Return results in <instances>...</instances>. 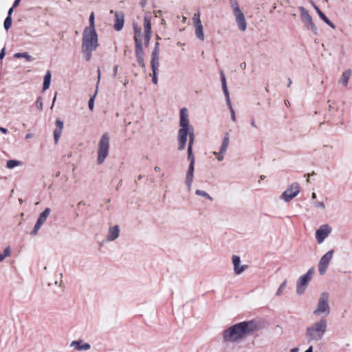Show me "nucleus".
Wrapping results in <instances>:
<instances>
[{
  "label": "nucleus",
  "instance_id": "obj_1",
  "mask_svg": "<svg viewBox=\"0 0 352 352\" xmlns=\"http://www.w3.org/2000/svg\"><path fill=\"white\" fill-rule=\"evenodd\" d=\"M260 329L261 324L258 320H244L226 328L222 333V338L226 343L237 344Z\"/></svg>",
  "mask_w": 352,
  "mask_h": 352
},
{
  "label": "nucleus",
  "instance_id": "obj_2",
  "mask_svg": "<svg viewBox=\"0 0 352 352\" xmlns=\"http://www.w3.org/2000/svg\"><path fill=\"white\" fill-rule=\"evenodd\" d=\"M134 38L137 48L138 60L140 65L144 66L143 58L141 56L143 37L145 44L148 45L151 37V16L148 12H146L144 16V35L142 33V28L136 23H133Z\"/></svg>",
  "mask_w": 352,
  "mask_h": 352
},
{
  "label": "nucleus",
  "instance_id": "obj_3",
  "mask_svg": "<svg viewBox=\"0 0 352 352\" xmlns=\"http://www.w3.org/2000/svg\"><path fill=\"white\" fill-rule=\"evenodd\" d=\"M327 320L321 318L306 327L305 338L309 343L318 342L324 337L327 331Z\"/></svg>",
  "mask_w": 352,
  "mask_h": 352
},
{
  "label": "nucleus",
  "instance_id": "obj_4",
  "mask_svg": "<svg viewBox=\"0 0 352 352\" xmlns=\"http://www.w3.org/2000/svg\"><path fill=\"white\" fill-rule=\"evenodd\" d=\"M98 46L96 30L84 29L82 34V52L85 55L87 60H91L92 52L96 51Z\"/></svg>",
  "mask_w": 352,
  "mask_h": 352
},
{
  "label": "nucleus",
  "instance_id": "obj_5",
  "mask_svg": "<svg viewBox=\"0 0 352 352\" xmlns=\"http://www.w3.org/2000/svg\"><path fill=\"white\" fill-rule=\"evenodd\" d=\"M331 295L328 291H322L318 296L316 305L313 309V314L316 317L324 318L331 312Z\"/></svg>",
  "mask_w": 352,
  "mask_h": 352
},
{
  "label": "nucleus",
  "instance_id": "obj_6",
  "mask_svg": "<svg viewBox=\"0 0 352 352\" xmlns=\"http://www.w3.org/2000/svg\"><path fill=\"white\" fill-rule=\"evenodd\" d=\"M110 148V135L104 133L100 138L97 146V164H102L109 155Z\"/></svg>",
  "mask_w": 352,
  "mask_h": 352
},
{
  "label": "nucleus",
  "instance_id": "obj_7",
  "mask_svg": "<svg viewBox=\"0 0 352 352\" xmlns=\"http://www.w3.org/2000/svg\"><path fill=\"white\" fill-rule=\"evenodd\" d=\"M315 273L314 267L309 268L307 272L300 276L296 284V294L298 296L304 295L311 283Z\"/></svg>",
  "mask_w": 352,
  "mask_h": 352
},
{
  "label": "nucleus",
  "instance_id": "obj_8",
  "mask_svg": "<svg viewBox=\"0 0 352 352\" xmlns=\"http://www.w3.org/2000/svg\"><path fill=\"white\" fill-rule=\"evenodd\" d=\"M179 126L178 137L180 138H187L193 131L192 126L190 125L188 110L186 107L180 109Z\"/></svg>",
  "mask_w": 352,
  "mask_h": 352
},
{
  "label": "nucleus",
  "instance_id": "obj_9",
  "mask_svg": "<svg viewBox=\"0 0 352 352\" xmlns=\"http://www.w3.org/2000/svg\"><path fill=\"white\" fill-rule=\"evenodd\" d=\"M231 8L239 30L241 32H245L247 30V21L237 2H232Z\"/></svg>",
  "mask_w": 352,
  "mask_h": 352
},
{
  "label": "nucleus",
  "instance_id": "obj_10",
  "mask_svg": "<svg viewBox=\"0 0 352 352\" xmlns=\"http://www.w3.org/2000/svg\"><path fill=\"white\" fill-rule=\"evenodd\" d=\"M300 185L297 182H294L280 195V199L285 202H289L294 199L300 193Z\"/></svg>",
  "mask_w": 352,
  "mask_h": 352
},
{
  "label": "nucleus",
  "instance_id": "obj_11",
  "mask_svg": "<svg viewBox=\"0 0 352 352\" xmlns=\"http://www.w3.org/2000/svg\"><path fill=\"white\" fill-rule=\"evenodd\" d=\"M334 251L330 250L327 252L320 259L318 264V270L320 275L325 274L328 267L333 257Z\"/></svg>",
  "mask_w": 352,
  "mask_h": 352
},
{
  "label": "nucleus",
  "instance_id": "obj_12",
  "mask_svg": "<svg viewBox=\"0 0 352 352\" xmlns=\"http://www.w3.org/2000/svg\"><path fill=\"white\" fill-rule=\"evenodd\" d=\"M51 209L50 208H46L42 212H41L37 218L36 222L30 232V235L35 236L37 234L38 232L41 229V228L45 223L48 217L51 214Z\"/></svg>",
  "mask_w": 352,
  "mask_h": 352
},
{
  "label": "nucleus",
  "instance_id": "obj_13",
  "mask_svg": "<svg viewBox=\"0 0 352 352\" xmlns=\"http://www.w3.org/2000/svg\"><path fill=\"white\" fill-rule=\"evenodd\" d=\"M230 144V135L228 133H226L224 135V137L222 140V142L221 144L219 151H212V154L214 155L218 162H222L224 158L227 150Z\"/></svg>",
  "mask_w": 352,
  "mask_h": 352
},
{
  "label": "nucleus",
  "instance_id": "obj_14",
  "mask_svg": "<svg viewBox=\"0 0 352 352\" xmlns=\"http://www.w3.org/2000/svg\"><path fill=\"white\" fill-rule=\"evenodd\" d=\"M332 228L329 224L320 226L316 231V239L318 244L324 242L325 239L331 234Z\"/></svg>",
  "mask_w": 352,
  "mask_h": 352
},
{
  "label": "nucleus",
  "instance_id": "obj_15",
  "mask_svg": "<svg viewBox=\"0 0 352 352\" xmlns=\"http://www.w3.org/2000/svg\"><path fill=\"white\" fill-rule=\"evenodd\" d=\"M298 10L300 14L302 21L305 25L313 32H316L317 28L313 22L312 18L308 11L303 7H299Z\"/></svg>",
  "mask_w": 352,
  "mask_h": 352
},
{
  "label": "nucleus",
  "instance_id": "obj_16",
  "mask_svg": "<svg viewBox=\"0 0 352 352\" xmlns=\"http://www.w3.org/2000/svg\"><path fill=\"white\" fill-rule=\"evenodd\" d=\"M232 264L234 273L236 275L241 274L248 269V265L242 264L241 258L237 255H233L232 256Z\"/></svg>",
  "mask_w": 352,
  "mask_h": 352
},
{
  "label": "nucleus",
  "instance_id": "obj_17",
  "mask_svg": "<svg viewBox=\"0 0 352 352\" xmlns=\"http://www.w3.org/2000/svg\"><path fill=\"white\" fill-rule=\"evenodd\" d=\"M193 23L195 27V33L197 38L201 41H204L205 40V35L204 32V27L201 23V21L199 18V15H195L193 16Z\"/></svg>",
  "mask_w": 352,
  "mask_h": 352
},
{
  "label": "nucleus",
  "instance_id": "obj_18",
  "mask_svg": "<svg viewBox=\"0 0 352 352\" xmlns=\"http://www.w3.org/2000/svg\"><path fill=\"white\" fill-rule=\"evenodd\" d=\"M69 347L78 351H87L91 349V346L83 340H76L71 342Z\"/></svg>",
  "mask_w": 352,
  "mask_h": 352
},
{
  "label": "nucleus",
  "instance_id": "obj_19",
  "mask_svg": "<svg viewBox=\"0 0 352 352\" xmlns=\"http://www.w3.org/2000/svg\"><path fill=\"white\" fill-rule=\"evenodd\" d=\"M55 125L56 129L54 131V143L57 144L62 134L63 129V122L60 119L57 118L55 122Z\"/></svg>",
  "mask_w": 352,
  "mask_h": 352
},
{
  "label": "nucleus",
  "instance_id": "obj_20",
  "mask_svg": "<svg viewBox=\"0 0 352 352\" xmlns=\"http://www.w3.org/2000/svg\"><path fill=\"white\" fill-rule=\"evenodd\" d=\"M120 236V228L118 226H111L108 230L107 239L109 241H113Z\"/></svg>",
  "mask_w": 352,
  "mask_h": 352
},
{
  "label": "nucleus",
  "instance_id": "obj_21",
  "mask_svg": "<svg viewBox=\"0 0 352 352\" xmlns=\"http://www.w3.org/2000/svg\"><path fill=\"white\" fill-rule=\"evenodd\" d=\"M194 177V165L190 164L186 176V184L188 189H190Z\"/></svg>",
  "mask_w": 352,
  "mask_h": 352
},
{
  "label": "nucleus",
  "instance_id": "obj_22",
  "mask_svg": "<svg viewBox=\"0 0 352 352\" xmlns=\"http://www.w3.org/2000/svg\"><path fill=\"white\" fill-rule=\"evenodd\" d=\"M115 16L114 28L116 30L120 31L122 29L124 25V16L122 14L118 13H116Z\"/></svg>",
  "mask_w": 352,
  "mask_h": 352
},
{
  "label": "nucleus",
  "instance_id": "obj_23",
  "mask_svg": "<svg viewBox=\"0 0 352 352\" xmlns=\"http://www.w3.org/2000/svg\"><path fill=\"white\" fill-rule=\"evenodd\" d=\"M351 76V70L350 69L346 70L342 74V76L339 80V83L344 85V87H346Z\"/></svg>",
  "mask_w": 352,
  "mask_h": 352
},
{
  "label": "nucleus",
  "instance_id": "obj_24",
  "mask_svg": "<svg viewBox=\"0 0 352 352\" xmlns=\"http://www.w3.org/2000/svg\"><path fill=\"white\" fill-rule=\"evenodd\" d=\"M314 8H315L316 10L317 11L320 19L324 23H326L328 25H329L331 28L335 29L336 26L334 25V24L327 19V17L324 15V14L318 8V7L315 6Z\"/></svg>",
  "mask_w": 352,
  "mask_h": 352
},
{
  "label": "nucleus",
  "instance_id": "obj_25",
  "mask_svg": "<svg viewBox=\"0 0 352 352\" xmlns=\"http://www.w3.org/2000/svg\"><path fill=\"white\" fill-rule=\"evenodd\" d=\"M51 78H52L51 73L50 71H47L45 73V76H44L43 86V91H45L49 89L50 84H51Z\"/></svg>",
  "mask_w": 352,
  "mask_h": 352
},
{
  "label": "nucleus",
  "instance_id": "obj_26",
  "mask_svg": "<svg viewBox=\"0 0 352 352\" xmlns=\"http://www.w3.org/2000/svg\"><path fill=\"white\" fill-rule=\"evenodd\" d=\"M89 26L86 27L85 30H96L95 25V14L94 12H91L89 18Z\"/></svg>",
  "mask_w": 352,
  "mask_h": 352
},
{
  "label": "nucleus",
  "instance_id": "obj_27",
  "mask_svg": "<svg viewBox=\"0 0 352 352\" xmlns=\"http://www.w3.org/2000/svg\"><path fill=\"white\" fill-rule=\"evenodd\" d=\"M287 280H285L280 284L279 287L277 289L276 294H275L276 296H280L283 294V293L284 292V291L287 287Z\"/></svg>",
  "mask_w": 352,
  "mask_h": 352
},
{
  "label": "nucleus",
  "instance_id": "obj_28",
  "mask_svg": "<svg viewBox=\"0 0 352 352\" xmlns=\"http://www.w3.org/2000/svg\"><path fill=\"white\" fill-rule=\"evenodd\" d=\"M11 254V249L10 246L6 247L3 253L0 254V262L3 261L6 258L10 256Z\"/></svg>",
  "mask_w": 352,
  "mask_h": 352
},
{
  "label": "nucleus",
  "instance_id": "obj_29",
  "mask_svg": "<svg viewBox=\"0 0 352 352\" xmlns=\"http://www.w3.org/2000/svg\"><path fill=\"white\" fill-rule=\"evenodd\" d=\"M21 164V162L15 160H10L7 162L6 166L9 169L14 168V167H16L18 166H20Z\"/></svg>",
  "mask_w": 352,
  "mask_h": 352
},
{
  "label": "nucleus",
  "instance_id": "obj_30",
  "mask_svg": "<svg viewBox=\"0 0 352 352\" xmlns=\"http://www.w3.org/2000/svg\"><path fill=\"white\" fill-rule=\"evenodd\" d=\"M14 56L16 58H25L29 62H31V61L34 60V58L30 55H29L28 53H26V52H24V53H16Z\"/></svg>",
  "mask_w": 352,
  "mask_h": 352
},
{
  "label": "nucleus",
  "instance_id": "obj_31",
  "mask_svg": "<svg viewBox=\"0 0 352 352\" xmlns=\"http://www.w3.org/2000/svg\"><path fill=\"white\" fill-rule=\"evenodd\" d=\"M195 194L198 196H200V197H202L205 199H207L210 201H212V198L210 197V195L206 192V191L204 190H197L195 191Z\"/></svg>",
  "mask_w": 352,
  "mask_h": 352
},
{
  "label": "nucleus",
  "instance_id": "obj_32",
  "mask_svg": "<svg viewBox=\"0 0 352 352\" xmlns=\"http://www.w3.org/2000/svg\"><path fill=\"white\" fill-rule=\"evenodd\" d=\"M314 206L315 208L318 209L320 211H324L326 208V204L324 201H316L314 203Z\"/></svg>",
  "mask_w": 352,
  "mask_h": 352
},
{
  "label": "nucleus",
  "instance_id": "obj_33",
  "mask_svg": "<svg viewBox=\"0 0 352 352\" xmlns=\"http://www.w3.org/2000/svg\"><path fill=\"white\" fill-rule=\"evenodd\" d=\"M178 142H179L178 149L179 151L184 150L186 146V144L187 138L178 137Z\"/></svg>",
  "mask_w": 352,
  "mask_h": 352
},
{
  "label": "nucleus",
  "instance_id": "obj_34",
  "mask_svg": "<svg viewBox=\"0 0 352 352\" xmlns=\"http://www.w3.org/2000/svg\"><path fill=\"white\" fill-rule=\"evenodd\" d=\"M188 159L190 160V164H195V157L192 154V146L190 145L188 146Z\"/></svg>",
  "mask_w": 352,
  "mask_h": 352
},
{
  "label": "nucleus",
  "instance_id": "obj_35",
  "mask_svg": "<svg viewBox=\"0 0 352 352\" xmlns=\"http://www.w3.org/2000/svg\"><path fill=\"white\" fill-rule=\"evenodd\" d=\"M159 67V58H152L151 60V67L153 72L158 71Z\"/></svg>",
  "mask_w": 352,
  "mask_h": 352
},
{
  "label": "nucleus",
  "instance_id": "obj_36",
  "mask_svg": "<svg viewBox=\"0 0 352 352\" xmlns=\"http://www.w3.org/2000/svg\"><path fill=\"white\" fill-rule=\"evenodd\" d=\"M12 25V18L11 17H6L4 21V28L6 30H8Z\"/></svg>",
  "mask_w": 352,
  "mask_h": 352
},
{
  "label": "nucleus",
  "instance_id": "obj_37",
  "mask_svg": "<svg viewBox=\"0 0 352 352\" xmlns=\"http://www.w3.org/2000/svg\"><path fill=\"white\" fill-rule=\"evenodd\" d=\"M223 90L224 94H225V96L226 97L228 104V106H230L231 103H230V101L228 90L227 87L223 88Z\"/></svg>",
  "mask_w": 352,
  "mask_h": 352
},
{
  "label": "nucleus",
  "instance_id": "obj_38",
  "mask_svg": "<svg viewBox=\"0 0 352 352\" xmlns=\"http://www.w3.org/2000/svg\"><path fill=\"white\" fill-rule=\"evenodd\" d=\"M159 58V50L157 47L155 48L152 54V58Z\"/></svg>",
  "mask_w": 352,
  "mask_h": 352
},
{
  "label": "nucleus",
  "instance_id": "obj_39",
  "mask_svg": "<svg viewBox=\"0 0 352 352\" xmlns=\"http://www.w3.org/2000/svg\"><path fill=\"white\" fill-rule=\"evenodd\" d=\"M189 138H190V140H189L188 145H190L191 146H192V144L194 142V130L189 135Z\"/></svg>",
  "mask_w": 352,
  "mask_h": 352
},
{
  "label": "nucleus",
  "instance_id": "obj_40",
  "mask_svg": "<svg viewBox=\"0 0 352 352\" xmlns=\"http://www.w3.org/2000/svg\"><path fill=\"white\" fill-rule=\"evenodd\" d=\"M153 82L155 85H157V71L153 72Z\"/></svg>",
  "mask_w": 352,
  "mask_h": 352
},
{
  "label": "nucleus",
  "instance_id": "obj_41",
  "mask_svg": "<svg viewBox=\"0 0 352 352\" xmlns=\"http://www.w3.org/2000/svg\"><path fill=\"white\" fill-rule=\"evenodd\" d=\"M229 108H230V112H231L232 120L233 122H235V120H236L235 113H234V111L231 104H230V106H229Z\"/></svg>",
  "mask_w": 352,
  "mask_h": 352
},
{
  "label": "nucleus",
  "instance_id": "obj_42",
  "mask_svg": "<svg viewBox=\"0 0 352 352\" xmlns=\"http://www.w3.org/2000/svg\"><path fill=\"white\" fill-rule=\"evenodd\" d=\"M94 98H91V99L89 100V104H88V105H89V109H90V110H93V109H94Z\"/></svg>",
  "mask_w": 352,
  "mask_h": 352
},
{
  "label": "nucleus",
  "instance_id": "obj_43",
  "mask_svg": "<svg viewBox=\"0 0 352 352\" xmlns=\"http://www.w3.org/2000/svg\"><path fill=\"white\" fill-rule=\"evenodd\" d=\"M221 82H222V87H223V89L225 88V87H227V86H226V78H225L223 74H222V75H221Z\"/></svg>",
  "mask_w": 352,
  "mask_h": 352
},
{
  "label": "nucleus",
  "instance_id": "obj_44",
  "mask_svg": "<svg viewBox=\"0 0 352 352\" xmlns=\"http://www.w3.org/2000/svg\"><path fill=\"white\" fill-rule=\"evenodd\" d=\"M25 138L26 140L32 139L34 138V134L32 133H28L25 135Z\"/></svg>",
  "mask_w": 352,
  "mask_h": 352
},
{
  "label": "nucleus",
  "instance_id": "obj_45",
  "mask_svg": "<svg viewBox=\"0 0 352 352\" xmlns=\"http://www.w3.org/2000/svg\"><path fill=\"white\" fill-rule=\"evenodd\" d=\"M37 105L40 109H43V102L40 98L38 99V100H37Z\"/></svg>",
  "mask_w": 352,
  "mask_h": 352
},
{
  "label": "nucleus",
  "instance_id": "obj_46",
  "mask_svg": "<svg viewBox=\"0 0 352 352\" xmlns=\"http://www.w3.org/2000/svg\"><path fill=\"white\" fill-rule=\"evenodd\" d=\"M250 124H251V126H252L254 129H257V127H258V126H257V124H256V121H255L254 119H252V120H251Z\"/></svg>",
  "mask_w": 352,
  "mask_h": 352
},
{
  "label": "nucleus",
  "instance_id": "obj_47",
  "mask_svg": "<svg viewBox=\"0 0 352 352\" xmlns=\"http://www.w3.org/2000/svg\"><path fill=\"white\" fill-rule=\"evenodd\" d=\"M54 284L56 286H57L58 287H60L62 286V280H56L54 282Z\"/></svg>",
  "mask_w": 352,
  "mask_h": 352
},
{
  "label": "nucleus",
  "instance_id": "obj_48",
  "mask_svg": "<svg viewBox=\"0 0 352 352\" xmlns=\"http://www.w3.org/2000/svg\"><path fill=\"white\" fill-rule=\"evenodd\" d=\"M5 56V49L3 48L0 52V59H3Z\"/></svg>",
  "mask_w": 352,
  "mask_h": 352
},
{
  "label": "nucleus",
  "instance_id": "obj_49",
  "mask_svg": "<svg viewBox=\"0 0 352 352\" xmlns=\"http://www.w3.org/2000/svg\"><path fill=\"white\" fill-rule=\"evenodd\" d=\"M12 12H13V8H11L9 9L8 12V16L7 17H11L12 14Z\"/></svg>",
  "mask_w": 352,
  "mask_h": 352
},
{
  "label": "nucleus",
  "instance_id": "obj_50",
  "mask_svg": "<svg viewBox=\"0 0 352 352\" xmlns=\"http://www.w3.org/2000/svg\"><path fill=\"white\" fill-rule=\"evenodd\" d=\"M0 131L4 134H6L8 133V130L6 128L1 126H0Z\"/></svg>",
  "mask_w": 352,
  "mask_h": 352
},
{
  "label": "nucleus",
  "instance_id": "obj_51",
  "mask_svg": "<svg viewBox=\"0 0 352 352\" xmlns=\"http://www.w3.org/2000/svg\"><path fill=\"white\" fill-rule=\"evenodd\" d=\"M20 1L21 0H15V1L14 2V4H13V7L15 8V7L18 6V5L19 4Z\"/></svg>",
  "mask_w": 352,
  "mask_h": 352
},
{
  "label": "nucleus",
  "instance_id": "obj_52",
  "mask_svg": "<svg viewBox=\"0 0 352 352\" xmlns=\"http://www.w3.org/2000/svg\"><path fill=\"white\" fill-rule=\"evenodd\" d=\"M118 66H115L113 67V75H114V76H116V74H117V72H118Z\"/></svg>",
  "mask_w": 352,
  "mask_h": 352
},
{
  "label": "nucleus",
  "instance_id": "obj_53",
  "mask_svg": "<svg viewBox=\"0 0 352 352\" xmlns=\"http://www.w3.org/2000/svg\"><path fill=\"white\" fill-rule=\"evenodd\" d=\"M290 352H299V349L297 347L293 348L290 350Z\"/></svg>",
  "mask_w": 352,
  "mask_h": 352
},
{
  "label": "nucleus",
  "instance_id": "obj_54",
  "mask_svg": "<svg viewBox=\"0 0 352 352\" xmlns=\"http://www.w3.org/2000/svg\"><path fill=\"white\" fill-rule=\"evenodd\" d=\"M305 352H313V346H310Z\"/></svg>",
  "mask_w": 352,
  "mask_h": 352
},
{
  "label": "nucleus",
  "instance_id": "obj_55",
  "mask_svg": "<svg viewBox=\"0 0 352 352\" xmlns=\"http://www.w3.org/2000/svg\"><path fill=\"white\" fill-rule=\"evenodd\" d=\"M154 170L155 172H160L161 170V168L160 166H155Z\"/></svg>",
  "mask_w": 352,
  "mask_h": 352
},
{
  "label": "nucleus",
  "instance_id": "obj_56",
  "mask_svg": "<svg viewBox=\"0 0 352 352\" xmlns=\"http://www.w3.org/2000/svg\"><path fill=\"white\" fill-rule=\"evenodd\" d=\"M56 100V94L54 96V98H53L52 105V107H51L52 109V108H53V107H54V103H55Z\"/></svg>",
  "mask_w": 352,
  "mask_h": 352
},
{
  "label": "nucleus",
  "instance_id": "obj_57",
  "mask_svg": "<svg viewBox=\"0 0 352 352\" xmlns=\"http://www.w3.org/2000/svg\"><path fill=\"white\" fill-rule=\"evenodd\" d=\"M146 0H142V1L140 2V5L142 6V7H144L145 5H146Z\"/></svg>",
  "mask_w": 352,
  "mask_h": 352
},
{
  "label": "nucleus",
  "instance_id": "obj_58",
  "mask_svg": "<svg viewBox=\"0 0 352 352\" xmlns=\"http://www.w3.org/2000/svg\"><path fill=\"white\" fill-rule=\"evenodd\" d=\"M311 198L314 199L316 198V194L315 192L311 193Z\"/></svg>",
  "mask_w": 352,
  "mask_h": 352
},
{
  "label": "nucleus",
  "instance_id": "obj_59",
  "mask_svg": "<svg viewBox=\"0 0 352 352\" xmlns=\"http://www.w3.org/2000/svg\"><path fill=\"white\" fill-rule=\"evenodd\" d=\"M160 12V11H159V10H157V11H154V12H153V13H154V15H155V16H157V14H158Z\"/></svg>",
  "mask_w": 352,
  "mask_h": 352
},
{
  "label": "nucleus",
  "instance_id": "obj_60",
  "mask_svg": "<svg viewBox=\"0 0 352 352\" xmlns=\"http://www.w3.org/2000/svg\"><path fill=\"white\" fill-rule=\"evenodd\" d=\"M98 78L100 79V70H98Z\"/></svg>",
  "mask_w": 352,
  "mask_h": 352
}]
</instances>
